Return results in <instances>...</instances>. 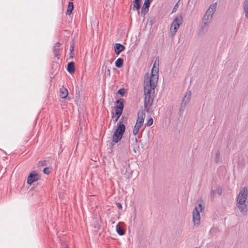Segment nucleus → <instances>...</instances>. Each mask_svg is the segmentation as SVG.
<instances>
[{"instance_id": "f257e3e1", "label": "nucleus", "mask_w": 248, "mask_h": 248, "mask_svg": "<svg viewBox=\"0 0 248 248\" xmlns=\"http://www.w3.org/2000/svg\"><path fill=\"white\" fill-rule=\"evenodd\" d=\"M144 80V95L152 94V91L154 93L155 88L156 86L158 76L156 74H151L149 78V74H146Z\"/></svg>"}, {"instance_id": "f03ea898", "label": "nucleus", "mask_w": 248, "mask_h": 248, "mask_svg": "<svg viewBox=\"0 0 248 248\" xmlns=\"http://www.w3.org/2000/svg\"><path fill=\"white\" fill-rule=\"evenodd\" d=\"M124 100L123 98L117 100L116 101V106L115 107V113H113V115L111 118V120L113 121L114 122H116L118 121L121 114H122L124 107Z\"/></svg>"}, {"instance_id": "7ed1b4c3", "label": "nucleus", "mask_w": 248, "mask_h": 248, "mask_svg": "<svg viewBox=\"0 0 248 248\" xmlns=\"http://www.w3.org/2000/svg\"><path fill=\"white\" fill-rule=\"evenodd\" d=\"M125 131V125L124 124H121L120 123L112 135V141L115 143H118L120 141Z\"/></svg>"}, {"instance_id": "20e7f679", "label": "nucleus", "mask_w": 248, "mask_h": 248, "mask_svg": "<svg viewBox=\"0 0 248 248\" xmlns=\"http://www.w3.org/2000/svg\"><path fill=\"white\" fill-rule=\"evenodd\" d=\"M204 207L202 203H199L198 207L196 206L193 211V222L194 225L199 226L200 224V211H202Z\"/></svg>"}, {"instance_id": "39448f33", "label": "nucleus", "mask_w": 248, "mask_h": 248, "mask_svg": "<svg viewBox=\"0 0 248 248\" xmlns=\"http://www.w3.org/2000/svg\"><path fill=\"white\" fill-rule=\"evenodd\" d=\"M138 119L137 120L136 124L134 127L133 130V134L134 135H136L138 134L140 128L141 127V125L143 124L144 122V119L145 117V113L143 112L141 113L139 112L138 114Z\"/></svg>"}, {"instance_id": "423d86ee", "label": "nucleus", "mask_w": 248, "mask_h": 248, "mask_svg": "<svg viewBox=\"0 0 248 248\" xmlns=\"http://www.w3.org/2000/svg\"><path fill=\"white\" fill-rule=\"evenodd\" d=\"M183 18L181 16H177L174 18L170 26V32L172 36L174 35L179 28L180 25L182 23Z\"/></svg>"}, {"instance_id": "0eeeda50", "label": "nucleus", "mask_w": 248, "mask_h": 248, "mask_svg": "<svg viewBox=\"0 0 248 248\" xmlns=\"http://www.w3.org/2000/svg\"><path fill=\"white\" fill-rule=\"evenodd\" d=\"M248 195V190L247 187L245 186L242 188L236 198V202H239L242 204V202H246Z\"/></svg>"}, {"instance_id": "6e6552de", "label": "nucleus", "mask_w": 248, "mask_h": 248, "mask_svg": "<svg viewBox=\"0 0 248 248\" xmlns=\"http://www.w3.org/2000/svg\"><path fill=\"white\" fill-rule=\"evenodd\" d=\"M40 179V175L35 170L31 171L27 178V182L28 185H31Z\"/></svg>"}, {"instance_id": "1a4fd4ad", "label": "nucleus", "mask_w": 248, "mask_h": 248, "mask_svg": "<svg viewBox=\"0 0 248 248\" xmlns=\"http://www.w3.org/2000/svg\"><path fill=\"white\" fill-rule=\"evenodd\" d=\"M213 17L211 16H209L205 13V15L203 16L202 18V23L201 25V27L202 30H203L205 27L208 26L209 23L212 19Z\"/></svg>"}, {"instance_id": "9d476101", "label": "nucleus", "mask_w": 248, "mask_h": 248, "mask_svg": "<svg viewBox=\"0 0 248 248\" xmlns=\"http://www.w3.org/2000/svg\"><path fill=\"white\" fill-rule=\"evenodd\" d=\"M245 202H242V204L239 203V202H236L237 207L239 209L241 214L244 216L246 215V213L248 210V206Z\"/></svg>"}, {"instance_id": "9b49d317", "label": "nucleus", "mask_w": 248, "mask_h": 248, "mask_svg": "<svg viewBox=\"0 0 248 248\" xmlns=\"http://www.w3.org/2000/svg\"><path fill=\"white\" fill-rule=\"evenodd\" d=\"M154 99V95L153 94L145 95L144 98V107L146 108L148 105L152 106Z\"/></svg>"}, {"instance_id": "f8f14e48", "label": "nucleus", "mask_w": 248, "mask_h": 248, "mask_svg": "<svg viewBox=\"0 0 248 248\" xmlns=\"http://www.w3.org/2000/svg\"><path fill=\"white\" fill-rule=\"evenodd\" d=\"M150 3L151 2L149 1L148 0H145L141 10V13L143 16L148 12Z\"/></svg>"}, {"instance_id": "ddd939ff", "label": "nucleus", "mask_w": 248, "mask_h": 248, "mask_svg": "<svg viewBox=\"0 0 248 248\" xmlns=\"http://www.w3.org/2000/svg\"><path fill=\"white\" fill-rule=\"evenodd\" d=\"M159 60L156 59L154 64L153 65V66L151 70V74L155 75L156 74L158 76V70H159Z\"/></svg>"}, {"instance_id": "4468645a", "label": "nucleus", "mask_w": 248, "mask_h": 248, "mask_svg": "<svg viewBox=\"0 0 248 248\" xmlns=\"http://www.w3.org/2000/svg\"><path fill=\"white\" fill-rule=\"evenodd\" d=\"M125 47L120 43H116L114 46V51L117 55H119L121 52L124 51Z\"/></svg>"}, {"instance_id": "2eb2a0df", "label": "nucleus", "mask_w": 248, "mask_h": 248, "mask_svg": "<svg viewBox=\"0 0 248 248\" xmlns=\"http://www.w3.org/2000/svg\"><path fill=\"white\" fill-rule=\"evenodd\" d=\"M217 6V2L211 4L208 9H207L206 14L213 17V15L216 11Z\"/></svg>"}, {"instance_id": "dca6fc26", "label": "nucleus", "mask_w": 248, "mask_h": 248, "mask_svg": "<svg viewBox=\"0 0 248 248\" xmlns=\"http://www.w3.org/2000/svg\"><path fill=\"white\" fill-rule=\"evenodd\" d=\"M61 44L59 42L56 43L53 46V53L56 57L57 58V60L59 59L58 56L60 55V46Z\"/></svg>"}, {"instance_id": "f3484780", "label": "nucleus", "mask_w": 248, "mask_h": 248, "mask_svg": "<svg viewBox=\"0 0 248 248\" xmlns=\"http://www.w3.org/2000/svg\"><path fill=\"white\" fill-rule=\"evenodd\" d=\"M141 0H133V6L132 9L133 11H137L138 14H140V3Z\"/></svg>"}, {"instance_id": "a211bd4d", "label": "nucleus", "mask_w": 248, "mask_h": 248, "mask_svg": "<svg viewBox=\"0 0 248 248\" xmlns=\"http://www.w3.org/2000/svg\"><path fill=\"white\" fill-rule=\"evenodd\" d=\"M191 91H187L186 92L185 95L182 100V103L186 105L189 102V100L191 98Z\"/></svg>"}, {"instance_id": "6ab92c4d", "label": "nucleus", "mask_w": 248, "mask_h": 248, "mask_svg": "<svg viewBox=\"0 0 248 248\" xmlns=\"http://www.w3.org/2000/svg\"><path fill=\"white\" fill-rule=\"evenodd\" d=\"M67 70L70 74H73L75 72V63L74 62H71L68 63Z\"/></svg>"}, {"instance_id": "aec40b11", "label": "nucleus", "mask_w": 248, "mask_h": 248, "mask_svg": "<svg viewBox=\"0 0 248 248\" xmlns=\"http://www.w3.org/2000/svg\"><path fill=\"white\" fill-rule=\"evenodd\" d=\"M60 94L62 98H65L68 94V90L66 88L62 86L60 89Z\"/></svg>"}, {"instance_id": "412c9836", "label": "nucleus", "mask_w": 248, "mask_h": 248, "mask_svg": "<svg viewBox=\"0 0 248 248\" xmlns=\"http://www.w3.org/2000/svg\"><path fill=\"white\" fill-rule=\"evenodd\" d=\"M123 223L122 222H119L116 227V232L120 235H123L125 233V231L120 226V225Z\"/></svg>"}, {"instance_id": "4be33fe9", "label": "nucleus", "mask_w": 248, "mask_h": 248, "mask_svg": "<svg viewBox=\"0 0 248 248\" xmlns=\"http://www.w3.org/2000/svg\"><path fill=\"white\" fill-rule=\"evenodd\" d=\"M74 8L73 2L72 1H69L68 3V7L66 10V14L70 15Z\"/></svg>"}, {"instance_id": "5701e85b", "label": "nucleus", "mask_w": 248, "mask_h": 248, "mask_svg": "<svg viewBox=\"0 0 248 248\" xmlns=\"http://www.w3.org/2000/svg\"><path fill=\"white\" fill-rule=\"evenodd\" d=\"M124 63V59L122 58H118L115 62L116 67L117 68H121Z\"/></svg>"}, {"instance_id": "b1692460", "label": "nucleus", "mask_w": 248, "mask_h": 248, "mask_svg": "<svg viewBox=\"0 0 248 248\" xmlns=\"http://www.w3.org/2000/svg\"><path fill=\"white\" fill-rule=\"evenodd\" d=\"M220 159V151L217 150L215 154V161L217 164L219 163Z\"/></svg>"}, {"instance_id": "393cba45", "label": "nucleus", "mask_w": 248, "mask_h": 248, "mask_svg": "<svg viewBox=\"0 0 248 248\" xmlns=\"http://www.w3.org/2000/svg\"><path fill=\"white\" fill-rule=\"evenodd\" d=\"M74 44L75 42L74 40H72V42L71 43L70 45V54L74 55L73 52L74 50Z\"/></svg>"}, {"instance_id": "a878e982", "label": "nucleus", "mask_w": 248, "mask_h": 248, "mask_svg": "<svg viewBox=\"0 0 248 248\" xmlns=\"http://www.w3.org/2000/svg\"><path fill=\"white\" fill-rule=\"evenodd\" d=\"M186 104H185L183 103H181V107H180V110H179L180 115H182V114H183V113L184 111V109L186 108Z\"/></svg>"}, {"instance_id": "bb28decb", "label": "nucleus", "mask_w": 248, "mask_h": 248, "mask_svg": "<svg viewBox=\"0 0 248 248\" xmlns=\"http://www.w3.org/2000/svg\"><path fill=\"white\" fill-rule=\"evenodd\" d=\"M125 92V90L124 88H121L118 91V93L122 96H124Z\"/></svg>"}, {"instance_id": "cd10ccee", "label": "nucleus", "mask_w": 248, "mask_h": 248, "mask_svg": "<svg viewBox=\"0 0 248 248\" xmlns=\"http://www.w3.org/2000/svg\"><path fill=\"white\" fill-rule=\"evenodd\" d=\"M47 162L48 161L47 160H46L40 161L39 162V166H47Z\"/></svg>"}, {"instance_id": "c85d7f7f", "label": "nucleus", "mask_w": 248, "mask_h": 248, "mask_svg": "<svg viewBox=\"0 0 248 248\" xmlns=\"http://www.w3.org/2000/svg\"><path fill=\"white\" fill-rule=\"evenodd\" d=\"M153 119L152 118H150L148 120V121L147 122V123H146V125L147 126H151V125L153 124Z\"/></svg>"}, {"instance_id": "c756f323", "label": "nucleus", "mask_w": 248, "mask_h": 248, "mask_svg": "<svg viewBox=\"0 0 248 248\" xmlns=\"http://www.w3.org/2000/svg\"><path fill=\"white\" fill-rule=\"evenodd\" d=\"M216 191L215 190H212L210 193L211 198L213 200L215 197Z\"/></svg>"}, {"instance_id": "7c9ffc66", "label": "nucleus", "mask_w": 248, "mask_h": 248, "mask_svg": "<svg viewBox=\"0 0 248 248\" xmlns=\"http://www.w3.org/2000/svg\"><path fill=\"white\" fill-rule=\"evenodd\" d=\"M49 168L46 167L43 169V172L46 174H49L50 173Z\"/></svg>"}, {"instance_id": "2f4dec72", "label": "nucleus", "mask_w": 248, "mask_h": 248, "mask_svg": "<svg viewBox=\"0 0 248 248\" xmlns=\"http://www.w3.org/2000/svg\"><path fill=\"white\" fill-rule=\"evenodd\" d=\"M243 9H248V0H245L243 3Z\"/></svg>"}, {"instance_id": "473e14b6", "label": "nucleus", "mask_w": 248, "mask_h": 248, "mask_svg": "<svg viewBox=\"0 0 248 248\" xmlns=\"http://www.w3.org/2000/svg\"><path fill=\"white\" fill-rule=\"evenodd\" d=\"M127 167H129V166L128 165V166H124L123 168L121 170V173L125 174L127 171Z\"/></svg>"}, {"instance_id": "72a5a7b5", "label": "nucleus", "mask_w": 248, "mask_h": 248, "mask_svg": "<svg viewBox=\"0 0 248 248\" xmlns=\"http://www.w3.org/2000/svg\"><path fill=\"white\" fill-rule=\"evenodd\" d=\"M217 193L219 195H220L222 193V188L220 187H218L217 188Z\"/></svg>"}, {"instance_id": "f704fd0d", "label": "nucleus", "mask_w": 248, "mask_h": 248, "mask_svg": "<svg viewBox=\"0 0 248 248\" xmlns=\"http://www.w3.org/2000/svg\"><path fill=\"white\" fill-rule=\"evenodd\" d=\"M116 205L118 207V208H119V210H122V204L120 203V202H117L116 203Z\"/></svg>"}, {"instance_id": "c9c22d12", "label": "nucleus", "mask_w": 248, "mask_h": 248, "mask_svg": "<svg viewBox=\"0 0 248 248\" xmlns=\"http://www.w3.org/2000/svg\"><path fill=\"white\" fill-rule=\"evenodd\" d=\"M123 120H124V116H122L121 117V118L120 119L119 121L118 122L117 124V126H118V125H119V124L120 123L121 124H124L123 123Z\"/></svg>"}, {"instance_id": "e433bc0d", "label": "nucleus", "mask_w": 248, "mask_h": 248, "mask_svg": "<svg viewBox=\"0 0 248 248\" xmlns=\"http://www.w3.org/2000/svg\"><path fill=\"white\" fill-rule=\"evenodd\" d=\"M244 10L245 13V16L248 19V9H244Z\"/></svg>"}, {"instance_id": "4c0bfd02", "label": "nucleus", "mask_w": 248, "mask_h": 248, "mask_svg": "<svg viewBox=\"0 0 248 248\" xmlns=\"http://www.w3.org/2000/svg\"><path fill=\"white\" fill-rule=\"evenodd\" d=\"M107 75L108 77H110V71L109 69H108L107 70Z\"/></svg>"}, {"instance_id": "58836bf2", "label": "nucleus", "mask_w": 248, "mask_h": 248, "mask_svg": "<svg viewBox=\"0 0 248 248\" xmlns=\"http://www.w3.org/2000/svg\"><path fill=\"white\" fill-rule=\"evenodd\" d=\"M106 68H107V66H105V65H104L102 66V71H103L104 69L106 70Z\"/></svg>"}, {"instance_id": "ea45409f", "label": "nucleus", "mask_w": 248, "mask_h": 248, "mask_svg": "<svg viewBox=\"0 0 248 248\" xmlns=\"http://www.w3.org/2000/svg\"><path fill=\"white\" fill-rule=\"evenodd\" d=\"M120 212H119V216L118 217H117V218L119 219L120 218Z\"/></svg>"}, {"instance_id": "a19ab883", "label": "nucleus", "mask_w": 248, "mask_h": 248, "mask_svg": "<svg viewBox=\"0 0 248 248\" xmlns=\"http://www.w3.org/2000/svg\"><path fill=\"white\" fill-rule=\"evenodd\" d=\"M73 56H74V55H73V54H70V58H73Z\"/></svg>"}, {"instance_id": "79ce46f5", "label": "nucleus", "mask_w": 248, "mask_h": 248, "mask_svg": "<svg viewBox=\"0 0 248 248\" xmlns=\"http://www.w3.org/2000/svg\"><path fill=\"white\" fill-rule=\"evenodd\" d=\"M175 10V6H174V7L173 8L172 12H174Z\"/></svg>"}, {"instance_id": "37998d69", "label": "nucleus", "mask_w": 248, "mask_h": 248, "mask_svg": "<svg viewBox=\"0 0 248 248\" xmlns=\"http://www.w3.org/2000/svg\"><path fill=\"white\" fill-rule=\"evenodd\" d=\"M135 142H138V140H137V139L136 138H135Z\"/></svg>"}, {"instance_id": "c03bdc74", "label": "nucleus", "mask_w": 248, "mask_h": 248, "mask_svg": "<svg viewBox=\"0 0 248 248\" xmlns=\"http://www.w3.org/2000/svg\"><path fill=\"white\" fill-rule=\"evenodd\" d=\"M63 248H67V246H65V245L63 246Z\"/></svg>"}, {"instance_id": "a18cd8bd", "label": "nucleus", "mask_w": 248, "mask_h": 248, "mask_svg": "<svg viewBox=\"0 0 248 248\" xmlns=\"http://www.w3.org/2000/svg\"><path fill=\"white\" fill-rule=\"evenodd\" d=\"M153 0H148V1H150V2H151Z\"/></svg>"}, {"instance_id": "49530a36", "label": "nucleus", "mask_w": 248, "mask_h": 248, "mask_svg": "<svg viewBox=\"0 0 248 248\" xmlns=\"http://www.w3.org/2000/svg\"><path fill=\"white\" fill-rule=\"evenodd\" d=\"M133 150H134V151L135 152H136V150H135V149L134 148H133Z\"/></svg>"}, {"instance_id": "de8ad7c7", "label": "nucleus", "mask_w": 248, "mask_h": 248, "mask_svg": "<svg viewBox=\"0 0 248 248\" xmlns=\"http://www.w3.org/2000/svg\"><path fill=\"white\" fill-rule=\"evenodd\" d=\"M194 248H200L199 247H195Z\"/></svg>"}, {"instance_id": "09e8293b", "label": "nucleus", "mask_w": 248, "mask_h": 248, "mask_svg": "<svg viewBox=\"0 0 248 248\" xmlns=\"http://www.w3.org/2000/svg\"><path fill=\"white\" fill-rule=\"evenodd\" d=\"M79 91L78 90V93L79 94Z\"/></svg>"}]
</instances>
